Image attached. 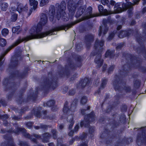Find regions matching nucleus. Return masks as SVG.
<instances>
[{
	"label": "nucleus",
	"instance_id": "nucleus-63",
	"mask_svg": "<svg viewBox=\"0 0 146 146\" xmlns=\"http://www.w3.org/2000/svg\"><path fill=\"white\" fill-rule=\"evenodd\" d=\"M75 90L74 89H71L69 91V95H73L75 93Z\"/></svg>",
	"mask_w": 146,
	"mask_h": 146
},
{
	"label": "nucleus",
	"instance_id": "nucleus-16",
	"mask_svg": "<svg viewBox=\"0 0 146 146\" xmlns=\"http://www.w3.org/2000/svg\"><path fill=\"white\" fill-rule=\"evenodd\" d=\"M135 32L132 29H130L128 31H121L119 33L118 36L120 38H123L125 37L129 36L131 34H133L134 36L137 38L138 37L141 38V37L139 35L138 33L137 30H136Z\"/></svg>",
	"mask_w": 146,
	"mask_h": 146
},
{
	"label": "nucleus",
	"instance_id": "nucleus-5",
	"mask_svg": "<svg viewBox=\"0 0 146 146\" xmlns=\"http://www.w3.org/2000/svg\"><path fill=\"white\" fill-rule=\"evenodd\" d=\"M82 60L81 57L80 56H78L76 58V62L74 64L72 61L69 62H68V65H66L65 68H62V70L59 72V77L65 76H68L70 74V72L71 69H75L82 66Z\"/></svg>",
	"mask_w": 146,
	"mask_h": 146
},
{
	"label": "nucleus",
	"instance_id": "nucleus-1",
	"mask_svg": "<svg viewBox=\"0 0 146 146\" xmlns=\"http://www.w3.org/2000/svg\"><path fill=\"white\" fill-rule=\"evenodd\" d=\"M48 18L45 14L42 13L40 16V22L36 26H33L29 31L30 35L23 38L21 37H19L16 41L13 43L11 46L2 52L1 54V66L3 64L5 60L4 56L7 53L12 49L20 43L23 41H27L29 40L36 38H43L47 35H55L54 33L61 30H64L66 31L69 29L70 25L68 24L62 25L61 26L56 27L52 29L51 30L45 33H40L42 29V27L45 25L47 22ZM56 33L57 32H56Z\"/></svg>",
	"mask_w": 146,
	"mask_h": 146
},
{
	"label": "nucleus",
	"instance_id": "nucleus-29",
	"mask_svg": "<svg viewBox=\"0 0 146 146\" xmlns=\"http://www.w3.org/2000/svg\"><path fill=\"white\" fill-rule=\"evenodd\" d=\"M86 8L84 6H81L79 7L75 16L76 17L78 18L85 11Z\"/></svg>",
	"mask_w": 146,
	"mask_h": 146
},
{
	"label": "nucleus",
	"instance_id": "nucleus-25",
	"mask_svg": "<svg viewBox=\"0 0 146 146\" xmlns=\"http://www.w3.org/2000/svg\"><path fill=\"white\" fill-rule=\"evenodd\" d=\"M115 51L113 50H108L106 52L105 57L106 58H113L115 56Z\"/></svg>",
	"mask_w": 146,
	"mask_h": 146
},
{
	"label": "nucleus",
	"instance_id": "nucleus-40",
	"mask_svg": "<svg viewBox=\"0 0 146 146\" xmlns=\"http://www.w3.org/2000/svg\"><path fill=\"white\" fill-rule=\"evenodd\" d=\"M140 81L139 80H135L134 83V87L136 88H138L140 84Z\"/></svg>",
	"mask_w": 146,
	"mask_h": 146
},
{
	"label": "nucleus",
	"instance_id": "nucleus-53",
	"mask_svg": "<svg viewBox=\"0 0 146 146\" xmlns=\"http://www.w3.org/2000/svg\"><path fill=\"white\" fill-rule=\"evenodd\" d=\"M115 66L114 65L111 66L108 68V72L109 74H110L111 72H112L115 68Z\"/></svg>",
	"mask_w": 146,
	"mask_h": 146
},
{
	"label": "nucleus",
	"instance_id": "nucleus-10",
	"mask_svg": "<svg viewBox=\"0 0 146 146\" xmlns=\"http://www.w3.org/2000/svg\"><path fill=\"white\" fill-rule=\"evenodd\" d=\"M76 0H66L68 3V8L69 11V15L72 18L74 15L76 7L81 6H83V1L79 0L77 3L76 4L75 3Z\"/></svg>",
	"mask_w": 146,
	"mask_h": 146
},
{
	"label": "nucleus",
	"instance_id": "nucleus-44",
	"mask_svg": "<svg viewBox=\"0 0 146 146\" xmlns=\"http://www.w3.org/2000/svg\"><path fill=\"white\" fill-rule=\"evenodd\" d=\"M19 145L20 146H30L27 142L22 141H19Z\"/></svg>",
	"mask_w": 146,
	"mask_h": 146
},
{
	"label": "nucleus",
	"instance_id": "nucleus-59",
	"mask_svg": "<svg viewBox=\"0 0 146 146\" xmlns=\"http://www.w3.org/2000/svg\"><path fill=\"white\" fill-rule=\"evenodd\" d=\"M101 3L103 5H108L109 3L108 0H100Z\"/></svg>",
	"mask_w": 146,
	"mask_h": 146
},
{
	"label": "nucleus",
	"instance_id": "nucleus-13",
	"mask_svg": "<svg viewBox=\"0 0 146 146\" xmlns=\"http://www.w3.org/2000/svg\"><path fill=\"white\" fill-rule=\"evenodd\" d=\"M94 115V113L93 111L91 112L89 114L85 115L84 120L80 122V126L82 127L84 126L85 127H88L90 122H93L95 120Z\"/></svg>",
	"mask_w": 146,
	"mask_h": 146
},
{
	"label": "nucleus",
	"instance_id": "nucleus-26",
	"mask_svg": "<svg viewBox=\"0 0 146 146\" xmlns=\"http://www.w3.org/2000/svg\"><path fill=\"white\" fill-rule=\"evenodd\" d=\"M121 3H117L116 4L114 7V13H117L121 12L123 11L124 9L120 7Z\"/></svg>",
	"mask_w": 146,
	"mask_h": 146
},
{
	"label": "nucleus",
	"instance_id": "nucleus-45",
	"mask_svg": "<svg viewBox=\"0 0 146 146\" xmlns=\"http://www.w3.org/2000/svg\"><path fill=\"white\" fill-rule=\"evenodd\" d=\"M2 35L3 36H5L8 35L9 30L7 29H4L1 31Z\"/></svg>",
	"mask_w": 146,
	"mask_h": 146
},
{
	"label": "nucleus",
	"instance_id": "nucleus-33",
	"mask_svg": "<svg viewBox=\"0 0 146 146\" xmlns=\"http://www.w3.org/2000/svg\"><path fill=\"white\" fill-rule=\"evenodd\" d=\"M127 140V139H126L125 138L123 139L120 138L118 140L115 144V146H118L123 144H128V143L126 141Z\"/></svg>",
	"mask_w": 146,
	"mask_h": 146
},
{
	"label": "nucleus",
	"instance_id": "nucleus-41",
	"mask_svg": "<svg viewBox=\"0 0 146 146\" xmlns=\"http://www.w3.org/2000/svg\"><path fill=\"white\" fill-rule=\"evenodd\" d=\"M49 2V0H41L40 6L41 7H42L46 5Z\"/></svg>",
	"mask_w": 146,
	"mask_h": 146
},
{
	"label": "nucleus",
	"instance_id": "nucleus-48",
	"mask_svg": "<svg viewBox=\"0 0 146 146\" xmlns=\"http://www.w3.org/2000/svg\"><path fill=\"white\" fill-rule=\"evenodd\" d=\"M87 101V98L86 96H84L81 98V103L82 104H85Z\"/></svg>",
	"mask_w": 146,
	"mask_h": 146
},
{
	"label": "nucleus",
	"instance_id": "nucleus-21",
	"mask_svg": "<svg viewBox=\"0 0 146 146\" xmlns=\"http://www.w3.org/2000/svg\"><path fill=\"white\" fill-rule=\"evenodd\" d=\"M10 12L12 11H17L19 13H21L22 11H27L28 9V7L27 5H26L24 6L23 4H19L17 8L16 9L15 7H11L10 8Z\"/></svg>",
	"mask_w": 146,
	"mask_h": 146
},
{
	"label": "nucleus",
	"instance_id": "nucleus-49",
	"mask_svg": "<svg viewBox=\"0 0 146 146\" xmlns=\"http://www.w3.org/2000/svg\"><path fill=\"white\" fill-rule=\"evenodd\" d=\"M99 11L101 14H103L104 12V9L103 6L101 5H99L98 6Z\"/></svg>",
	"mask_w": 146,
	"mask_h": 146
},
{
	"label": "nucleus",
	"instance_id": "nucleus-20",
	"mask_svg": "<svg viewBox=\"0 0 146 146\" xmlns=\"http://www.w3.org/2000/svg\"><path fill=\"white\" fill-rule=\"evenodd\" d=\"M40 108L36 107L34 108L31 111L32 114L28 115L25 117V119L26 120L31 119L33 117V115H35L37 117H40L41 116L40 113Z\"/></svg>",
	"mask_w": 146,
	"mask_h": 146
},
{
	"label": "nucleus",
	"instance_id": "nucleus-37",
	"mask_svg": "<svg viewBox=\"0 0 146 146\" xmlns=\"http://www.w3.org/2000/svg\"><path fill=\"white\" fill-rule=\"evenodd\" d=\"M55 102L54 100H49L45 104H44V106L46 105L48 107L53 106L55 104Z\"/></svg>",
	"mask_w": 146,
	"mask_h": 146
},
{
	"label": "nucleus",
	"instance_id": "nucleus-9",
	"mask_svg": "<svg viewBox=\"0 0 146 146\" xmlns=\"http://www.w3.org/2000/svg\"><path fill=\"white\" fill-rule=\"evenodd\" d=\"M143 28V31L145 34L146 36L141 37V38L137 36V40L139 44L140 47H138L136 48L135 46H133V48L138 53H142L144 57L146 59V50L143 43L144 41L145 40L146 36V23L144 25Z\"/></svg>",
	"mask_w": 146,
	"mask_h": 146
},
{
	"label": "nucleus",
	"instance_id": "nucleus-51",
	"mask_svg": "<svg viewBox=\"0 0 146 146\" xmlns=\"http://www.w3.org/2000/svg\"><path fill=\"white\" fill-rule=\"evenodd\" d=\"M90 106H88V107L87 109H81V113L82 115H84L86 113H87V112H86V111H89L90 109Z\"/></svg>",
	"mask_w": 146,
	"mask_h": 146
},
{
	"label": "nucleus",
	"instance_id": "nucleus-47",
	"mask_svg": "<svg viewBox=\"0 0 146 146\" xmlns=\"http://www.w3.org/2000/svg\"><path fill=\"white\" fill-rule=\"evenodd\" d=\"M17 15L15 13L12 15L11 17V20L12 21H15L17 19Z\"/></svg>",
	"mask_w": 146,
	"mask_h": 146
},
{
	"label": "nucleus",
	"instance_id": "nucleus-12",
	"mask_svg": "<svg viewBox=\"0 0 146 146\" xmlns=\"http://www.w3.org/2000/svg\"><path fill=\"white\" fill-rule=\"evenodd\" d=\"M92 8L90 6L88 7L85 13L84 16L82 17L81 19L77 21H75L72 22L70 24H68V25H70V27H69V29L71 28L72 26L76 24L81 22V21L84 20H87L91 18L98 16L97 14H92Z\"/></svg>",
	"mask_w": 146,
	"mask_h": 146
},
{
	"label": "nucleus",
	"instance_id": "nucleus-61",
	"mask_svg": "<svg viewBox=\"0 0 146 146\" xmlns=\"http://www.w3.org/2000/svg\"><path fill=\"white\" fill-rule=\"evenodd\" d=\"M111 123V124L110 125H111L112 126L114 127H116L117 125H118V123H116V122L115 121V120H113V121L112 123Z\"/></svg>",
	"mask_w": 146,
	"mask_h": 146
},
{
	"label": "nucleus",
	"instance_id": "nucleus-17",
	"mask_svg": "<svg viewBox=\"0 0 146 146\" xmlns=\"http://www.w3.org/2000/svg\"><path fill=\"white\" fill-rule=\"evenodd\" d=\"M21 58L22 57L20 53L18 54H16L12 57L11 64L9 66V69L11 70L16 67L18 64V61L19 60H21Z\"/></svg>",
	"mask_w": 146,
	"mask_h": 146
},
{
	"label": "nucleus",
	"instance_id": "nucleus-2",
	"mask_svg": "<svg viewBox=\"0 0 146 146\" xmlns=\"http://www.w3.org/2000/svg\"><path fill=\"white\" fill-rule=\"evenodd\" d=\"M58 8L56 13H55V9L54 6L51 5L49 8V15L50 20L53 23L56 21V18L59 20L60 18L64 21H67L68 18L66 16L64 11L66 9V4L65 1H62L60 4H58Z\"/></svg>",
	"mask_w": 146,
	"mask_h": 146
},
{
	"label": "nucleus",
	"instance_id": "nucleus-43",
	"mask_svg": "<svg viewBox=\"0 0 146 146\" xmlns=\"http://www.w3.org/2000/svg\"><path fill=\"white\" fill-rule=\"evenodd\" d=\"M108 81V79L105 78L102 79L101 85V87L104 88L106 86Z\"/></svg>",
	"mask_w": 146,
	"mask_h": 146
},
{
	"label": "nucleus",
	"instance_id": "nucleus-39",
	"mask_svg": "<svg viewBox=\"0 0 146 146\" xmlns=\"http://www.w3.org/2000/svg\"><path fill=\"white\" fill-rule=\"evenodd\" d=\"M119 120L121 123H125L126 120V118L125 115L123 114H121L120 116Z\"/></svg>",
	"mask_w": 146,
	"mask_h": 146
},
{
	"label": "nucleus",
	"instance_id": "nucleus-11",
	"mask_svg": "<svg viewBox=\"0 0 146 146\" xmlns=\"http://www.w3.org/2000/svg\"><path fill=\"white\" fill-rule=\"evenodd\" d=\"M26 129L23 128H20L17 127L16 130H15L12 128H11L8 131L5 129H1V131L2 133H5L7 132L9 133H14L16 134H19L20 132L23 133V135L25 137L28 138L29 139H31V141L34 143H37L36 139L35 138L32 139L33 136L31 135L29 133L26 132Z\"/></svg>",
	"mask_w": 146,
	"mask_h": 146
},
{
	"label": "nucleus",
	"instance_id": "nucleus-46",
	"mask_svg": "<svg viewBox=\"0 0 146 146\" xmlns=\"http://www.w3.org/2000/svg\"><path fill=\"white\" fill-rule=\"evenodd\" d=\"M16 101L19 104H20L24 102L23 99V98L22 97V96L19 97V98H17L16 99Z\"/></svg>",
	"mask_w": 146,
	"mask_h": 146
},
{
	"label": "nucleus",
	"instance_id": "nucleus-34",
	"mask_svg": "<svg viewBox=\"0 0 146 146\" xmlns=\"http://www.w3.org/2000/svg\"><path fill=\"white\" fill-rule=\"evenodd\" d=\"M30 5L33 6L34 9H35L37 8L38 4V2L35 0H29Z\"/></svg>",
	"mask_w": 146,
	"mask_h": 146
},
{
	"label": "nucleus",
	"instance_id": "nucleus-3",
	"mask_svg": "<svg viewBox=\"0 0 146 146\" xmlns=\"http://www.w3.org/2000/svg\"><path fill=\"white\" fill-rule=\"evenodd\" d=\"M125 58L127 61V64L123 66L120 72V74L121 77H123V76H125L131 68H137L139 67L141 62V60L140 58H137L129 54H125Z\"/></svg>",
	"mask_w": 146,
	"mask_h": 146
},
{
	"label": "nucleus",
	"instance_id": "nucleus-60",
	"mask_svg": "<svg viewBox=\"0 0 146 146\" xmlns=\"http://www.w3.org/2000/svg\"><path fill=\"white\" fill-rule=\"evenodd\" d=\"M77 138V137L76 136L72 138L69 141V145H72L73 143L74 142V141L75 140V139H76Z\"/></svg>",
	"mask_w": 146,
	"mask_h": 146
},
{
	"label": "nucleus",
	"instance_id": "nucleus-36",
	"mask_svg": "<svg viewBox=\"0 0 146 146\" xmlns=\"http://www.w3.org/2000/svg\"><path fill=\"white\" fill-rule=\"evenodd\" d=\"M51 132L52 138L54 139H56L58 136V132L57 130L55 129H52L51 131Z\"/></svg>",
	"mask_w": 146,
	"mask_h": 146
},
{
	"label": "nucleus",
	"instance_id": "nucleus-6",
	"mask_svg": "<svg viewBox=\"0 0 146 146\" xmlns=\"http://www.w3.org/2000/svg\"><path fill=\"white\" fill-rule=\"evenodd\" d=\"M125 82H123L121 79V77L116 75L115 76L114 80L113 82V85L115 90L121 92L124 91L126 92H130L131 88L129 86H125Z\"/></svg>",
	"mask_w": 146,
	"mask_h": 146
},
{
	"label": "nucleus",
	"instance_id": "nucleus-24",
	"mask_svg": "<svg viewBox=\"0 0 146 146\" xmlns=\"http://www.w3.org/2000/svg\"><path fill=\"white\" fill-rule=\"evenodd\" d=\"M5 138L7 140V142L2 143L1 146H15V143L13 141V139L11 136L8 137L5 136Z\"/></svg>",
	"mask_w": 146,
	"mask_h": 146
},
{
	"label": "nucleus",
	"instance_id": "nucleus-56",
	"mask_svg": "<svg viewBox=\"0 0 146 146\" xmlns=\"http://www.w3.org/2000/svg\"><path fill=\"white\" fill-rule=\"evenodd\" d=\"M124 45V44L123 43H121L119 44L116 47V49L117 50H119L121 49L123 46Z\"/></svg>",
	"mask_w": 146,
	"mask_h": 146
},
{
	"label": "nucleus",
	"instance_id": "nucleus-15",
	"mask_svg": "<svg viewBox=\"0 0 146 146\" xmlns=\"http://www.w3.org/2000/svg\"><path fill=\"white\" fill-rule=\"evenodd\" d=\"M140 0H133V3L130 2H128L127 3H123L122 4V7L124 9L123 11L128 9L127 12L129 17H131L132 14V11L133 7V6L137 4L139 2Z\"/></svg>",
	"mask_w": 146,
	"mask_h": 146
},
{
	"label": "nucleus",
	"instance_id": "nucleus-54",
	"mask_svg": "<svg viewBox=\"0 0 146 146\" xmlns=\"http://www.w3.org/2000/svg\"><path fill=\"white\" fill-rule=\"evenodd\" d=\"M94 131V127L90 126L89 128V132L90 134H92Z\"/></svg>",
	"mask_w": 146,
	"mask_h": 146
},
{
	"label": "nucleus",
	"instance_id": "nucleus-50",
	"mask_svg": "<svg viewBox=\"0 0 146 146\" xmlns=\"http://www.w3.org/2000/svg\"><path fill=\"white\" fill-rule=\"evenodd\" d=\"M7 42L5 39L1 38V46H4L6 44Z\"/></svg>",
	"mask_w": 146,
	"mask_h": 146
},
{
	"label": "nucleus",
	"instance_id": "nucleus-22",
	"mask_svg": "<svg viewBox=\"0 0 146 146\" xmlns=\"http://www.w3.org/2000/svg\"><path fill=\"white\" fill-rule=\"evenodd\" d=\"M95 36L92 34H88L85 37V41L87 48H89L91 46V43L94 40Z\"/></svg>",
	"mask_w": 146,
	"mask_h": 146
},
{
	"label": "nucleus",
	"instance_id": "nucleus-42",
	"mask_svg": "<svg viewBox=\"0 0 146 146\" xmlns=\"http://www.w3.org/2000/svg\"><path fill=\"white\" fill-rule=\"evenodd\" d=\"M116 31H115L110 33L107 39L108 40H111L114 37L115 34L116 33Z\"/></svg>",
	"mask_w": 146,
	"mask_h": 146
},
{
	"label": "nucleus",
	"instance_id": "nucleus-19",
	"mask_svg": "<svg viewBox=\"0 0 146 146\" xmlns=\"http://www.w3.org/2000/svg\"><path fill=\"white\" fill-rule=\"evenodd\" d=\"M111 132L109 131L108 129H106L105 131L101 135L100 137L102 139H105L106 140V143L109 144L111 141H112L114 136H111Z\"/></svg>",
	"mask_w": 146,
	"mask_h": 146
},
{
	"label": "nucleus",
	"instance_id": "nucleus-14",
	"mask_svg": "<svg viewBox=\"0 0 146 146\" xmlns=\"http://www.w3.org/2000/svg\"><path fill=\"white\" fill-rule=\"evenodd\" d=\"M139 129V132L138 134L136 140V143L138 145L144 143H146V131L144 127Z\"/></svg>",
	"mask_w": 146,
	"mask_h": 146
},
{
	"label": "nucleus",
	"instance_id": "nucleus-57",
	"mask_svg": "<svg viewBox=\"0 0 146 146\" xmlns=\"http://www.w3.org/2000/svg\"><path fill=\"white\" fill-rule=\"evenodd\" d=\"M33 124V123L31 122H28L26 123V125L29 128H31Z\"/></svg>",
	"mask_w": 146,
	"mask_h": 146
},
{
	"label": "nucleus",
	"instance_id": "nucleus-23",
	"mask_svg": "<svg viewBox=\"0 0 146 146\" xmlns=\"http://www.w3.org/2000/svg\"><path fill=\"white\" fill-rule=\"evenodd\" d=\"M108 22L111 24H113L115 23V20L113 19H111L110 18H108L107 21L106 19H104L103 20V23L104 27V30L103 32V34L104 35L106 34L108 31V28L107 27L106 23Z\"/></svg>",
	"mask_w": 146,
	"mask_h": 146
},
{
	"label": "nucleus",
	"instance_id": "nucleus-55",
	"mask_svg": "<svg viewBox=\"0 0 146 146\" xmlns=\"http://www.w3.org/2000/svg\"><path fill=\"white\" fill-rule=\"evenodd\" d=\"M127 107L126 105H123L121 108V110L122 112H126L127 110Z\"/></svg>",
	"mask_w": 146,
	"mask_h": 146
},
{
	"label": "nucleus",
	"instance_id": "nucleus-38",
	"mask_svg": "<svg viewBox=\"0 0 146 146\" xmlns=\"http://www.w3.org/2000/svg\"><path fill=\"white\" fill-rule=\"evenodd\" d=\"M20 31V27L19 26L14 27L12 29V31L14 33H17V34H18Z\"/></svg>",
	"mask_w": 146,
	"mask_h": 146
},
{
	"label": "nucleus",
	"instance_id": "nucleus-62",
	"mask_svg": "<svg viewBox=\"0 0 146 146\" xmlns=\"http://www.w3.org/2000/svg\"><path fill=\"white\" fill-rule=\"evenodd\" d=\"M103 27V26H100L99 29V33L98 35L99 36H100L102 34V28Z\"/></svg>",
	"mask_w": 146,
	"mask_h": 146
},
{
	"label": "nucleus",
	"instance_id": "nucleus-30",
	"mask_svg": "<svg viewBox=\"0 0 146 146\" xmlns=\"http://www.w3.org/2000/svg\"><path fill=\"white\" fill-rule=\"evenodd\" d=\"M39 88H36V90L35 94H33L32 95H30L29 94L27 95V100L26 102H27L29 100H34L37 97V94H38V92L39 90Z\"/></svg>",
	"mask_w": 146,
	"mask_h": 146
},
{
	"label": "nucleus",
	"instance_id": "nucleus-7",
	"mask_svg": "<svg viewBox=\"0 0 146 146\" xmlns=\"http://www.w3.org/2000/svg\"><path fill=\"white\" fill-rule=\"evenodd\" d=\"M104 42L103 40L100 41L98 39H96L95 41L94 47L96 52H98L99 53L97 55L95 59L94 62L97 64V67L100 68L102 65L103 60L101 59V54H100L103 50L102 47L104 45Z\"/></svg>",
	"mask_w": 146,
	"mask_h": 146
},
{
	"label": "nucleus",
	"instance_id": "nucleus-35",
	"mask_svg": "<svg viewBox=\"0 0 146 146\" xmlns=\"http://www.w3.org/2000/svg\"><path fill=\"white\" fill-rule=\"evenodd\" d=\"M8 7V4L6 3L3 2L1 5V9L3 11H6Z\"/></svg>",
	"mask_w": 146,
	"mask_h": 146
},
{
	"label": "nucleus",
	"instance_id": "nucleus-32",
	"mask_svg": "<svg viewBox=\"0 0 146 146\" xmlns=\"http://www.w3.org/2000/svg\"><path fill=\"white\" fill-rule=\"evenodd\" d=\"M8 118V116L7 115H1V119H2L3 121V124L5 126H9L10 123L8 122L7 119Z\"/></svg>",
	"mask_w": 146,
	"mask_h": 146
},
{
	"label": "nucleus",
	"instance_id": "nucleus-31",
	"mask_svg": "<svg viewBox=\"0 0 146 146\" xmlns=\"http://www.w3.org/2000/svg\"><path fill=\"white\" fill-rule=\"evenodd\" d=\"M89 82H90L88 79L87 78H86L84 80L80 81L79 85L81 86L82 88H84L86 85H88Z\"/></svg>",
	"mask_w": 146,
	"mask_h": 146
},
{
	"label": "nucleus",
	"instance_id": "nucleus-64",
	"mask_svg": "<svg viewBox=\"0 0 146 146\" xmlns=\"http://www.w3.org/2000/svg\"><path fill=\"white\" fill-rule=\"evenodd\" d=\"M82 48V47L80 46V44H78L76 45V49L77 51H80Z\"/></svg>",
	"mask_w": 146,
	"mask_h": 146
},
{
	"label": "nucleus",
	"instance_id": "nucleus-58",
	"mask_svg": "<svg viewBox=\"0 0 146 146\" xmlns=\"http://www.w3.org/2000/svg\"><path fill=\"white\" fill-rule=\"evenodd\" d=\"M28 109V107H26L25 108H22L20 110V111L19 112V113L20 114H22L25 111H26Z\"/></svg>",
	"mask_w": 146,
	"mask_h": 146
},
{
	"label": "nucleus",
	"instance_id": "nucleus-52",
	"mask_svg": "<svg viewBox=\"0 0 146 146\" xmlns=\"http://www.w3.org/2000/svg\"><path fill=\"white\" fill-rule=\"evenodd\" d=\"M48 126L43 124H41L40 125V129H42L43 130H47Z\"/></svg>",
	"mask_w": 146,
	"mask_h": 146
},
{
	"label": "nucleus",
	"instance_id": "nucleus-8",
	"mask_svg": "<svg viewBox=\"0 0 146 146\" xmlns=\"http://www.w3.org/2000/svg\"><path fill=\"white\" fill-rule=\"evenodd\" d=\"M57 86V79H52L51 74L49 73L47 78H44L41 85V90H46L48 89H54Z\"/></svg>",
	"mask_w": 146,
	"mask_h": 146
},
{
	"label": "nucleus",
	"instance_id": "nucleus-27",
	"mask_svg": "<svg viewBox=\"0 0 146 146\" xmlns=\"http://www.w3.org/2000/svg\"><path fill=\"white\" fill-rule=\"evenodd\" d=\"M51 135L48 133H46L42 135V141L44 143L49 142V140L51 137Z\"/></svg>",
	"mask_w": 146,
	"mask_h": 146
},
{
	"label": "nucleus",
	"instance_id": "nucleus-28",
	"mask_svg": "<svg viewBox=\"0 0 146 146\" xmlns=\"http://www.w3.org/2000/svg\"><path fill=\"white\" fill-rule=\"evenodd\" d=\"M67 121L70 123L69 129H71L72 128L74 123L73 120V115L72 114L69 115L67 118Z\"/></svg>",
	"mask_w": 146,
	"mask_h": 146
},
{
	"label": "nucleus",
	"instance_id": "nucleus-18",
	"mask_svg": "<svg viewBox=\"0 0 146 146\" xmlns=\"http://www.w3.org/2000/svg\"><path fill=\"white\" fill-rule=\"evenodd\" d=\"M77 101L75 100L73 101L71 104L70 108L68 107V102H66L65 103L63 109V111L64 113L67 114L70 111H74L77 105Z\"/></svg>",
	"mask_w": 146,
	"mask_h": 146
},
{
	"label": "nucleus",
	"instance_id": "nucleus-4",
	"mask_svg": "<svg viewBox=\"0 0 146 146\" xmlns=\"http://www.w3.org/2000/svg\"><path fill=\"white\" fill-rule=\"evenodd\" d=\"M27 73V72L26 71L21 73H19L18 71L16 70L15 72L11 73L9 79L8 78H6L3 82V84L6 85L7 90L11 92V94L8 96V98L9 100L11 99L13 95V92L19 86L18 83L16 84L13 83H9V82H10L11 79L14 80L16 78L19 79L22 78H24Z\"/></svg>",
	"mask_w": 146,
	"mask_h": 146
}]
</instances>
